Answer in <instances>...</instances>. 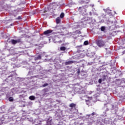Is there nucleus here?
Masks as SVG:
<instances>
[{
    "label": "nucleus",
    "instance_id": "obj_1",
    "mask_svg": "<svg viewBox=\"0 0 125 125\" xmlns=\"http://www.w3.org/2000/svg\"><path fill=\"white\" fill-rule=\"evenodd\" d=\"M96 42L99 47H103L105 45V42L103 41V36H99L96 41Z\"/></svg>",
    "mask_w": 125,
    "mask_h": 125
},
{
    "label": "nucleus",
    "instance_id": "obj_2",
    "mask_svg": "<svg viewBox=\"0 0 125 125\" xmlns=\"http://www.w3.org/2000/svg\"><path fill=\"white\" fill-rule=\"evenodd\" d=\"M86 8H87V6H86V5L79 7L78 8V11L81 14H82V15H86V14H87Z\"/></svg>",
    "mask_w": 125,
    "mask_h": 125
},
{
    "label": "nucleus",
    "instance_id": "obj_3",
    "mask_svg": "<svg viewBox=\"0 0 125 125\" xmlns=\"http://www.w3.org/2000/svg\"><path fill=\"white\" fill-rule=\"evenodd\" d=\"M58 32H53V30H50V29L47 30L43 32L44 35H45V36H47V37H48V36H50L51 34H53V35H55V34H58Z\"/></svg>",
    "mask_w": 125,
    "mask_h": 125
},
{
    "label": "nucleus",
    "instance_id": "obj_4",
    "mask_svg": "<svg viewBox=\"0 0 125 125\" xmlns=\"http://www.w3.org/2000/svg\"><path fill=\"white\" fill-rule=\"evenodd\" d=\"M56 7H57V4L55 2L50 3L48 6V9H55Z\"/></svg>",
    "mask_w": 125,
    "mask_h": 125
},
{
    "label": "nucleus",
    "instance_id": "obj_5",
    "mask_svg": "<svg viewBox=\"0 0 125 125\" xmlns=\"http://www.w3.org/2000/svg\"><path fill=\"white\" fill-rule=\"evenodd\" d=\"M11 42L12 44H16L17 42H21V40L18 39L17 40H15L14 39H13L11 41Z\"/></svg>",
    "mask_w": 125,
    "mask_h": 125
},
{
    "label": "nucleus",
    "instance_id": "obj_6",
    "mask_svg": "<svg viewBox=\"0 0 125 125\" xmlns=\"http://www.w3.org/2000/svg\"><path fill=\"white\" fill-rule=\"evenodd\" d=\"M46 125H52V119L49 118L47 120L46 124Z\"/></svg>",
    "mask_w": 125,
    "mask_h": 125
},
{
    "label": "nucleus",
    "instance_id": "obj_7",
    "mask_svg": "<svg viewBox=\"0 0 125 125\" xmlns=\"http://www.w3.org/2000/svg\"><path fill=\"white\" fill-rule=\"evenodd\" d=\"M76 106H77V104H74V103H71L69 104V106L71 108H74L75 109H76Z\"/></svg>",
    "mask_w": 125,
    "mask_h": 125
},
{
    "label": "nucleus",
    "instance_id": "obj_8",
    "mask_svg": "<svg viewBox=\"0 0 125 125\" xmlns=\"http://www.w3.org/2000/svg\"><path fill=\"white\" fill-rule=\"evenodd\" d=\"M74 62V61L66 62H65V65H71V64H73V63Z\"/></svg>",
    "mask_w": 125,
    "mask_h": 125
},
{
    "label": "nucleus",
    "instance_id": "obj_9",
    "mask_svg": "<svg viewBox=\"0 0 125 125\" xmlns=\"http://www.w3.org/2000/svg\"><path fill=\"white\" fill-rule=\"evenodd\" d=\"M106 13L109 15V16H112L113 14H112V11L110 10H107L106 11Z\"/></svg>",
    "mask_w": 125,
    "mask_h": 125
},
{
    "label": "nucleus",
    "instance_id": "obj_10",
    "mask_svg": "<svg viewBox=\"0 0 125 125\" xmlns=\"http://www.w3.org/2000/svg\"><path fill=\"white\" fill-rule=\"evenodd\" d=\"M56 22L57 24H59V23L61 22V19H60V18L59 17L57 18V19H56Z\"/></svg>",
    "mask_w": 125,
    "mask_h": 125
},
{
    "label": "nucleus",
    "instance_id": "obj_11",
    "mask_svg": "<svg viewBox=\"0 0 125 125\" xmlns=\"http://www.w3.org/2000/svg\"><path fill=\"white\" fill-rule=\"evenodd\" d=\"M102 80L103 82H105L107 80V75H103Z\"/></svg>",
    "mask_w": 125,
    "mask_h": 125
},
{
    "label": "nucleus",
    "instance_id": "obj_12",
    "mask_svg": "<svg viewBox=\"0 0 125 125\" xmlns=\"http://www.w3.org/2000/svg\"><path fill=\"white\" fill-rule=\"evenodd\" d=\"M42 59V56L41 55H39L38 57L35 58V60H40Z\"/></svg>",
    "mask_w": 125,
    "mask_h": 125
},
{
    "label": "nucleus",
    "instance_id": "obj_13",
    "mask_svg": "<svg viewBox=\"0 0 125 125\" xmlns=\"http://www.w3.org/2000/svg\"><path fill=\"white\" fill-rule=\"evenodd\" d=\"M29 98L30 100H35L36 99V97L34 96H30Z\"/></svg>",
    "mask_w": 125,
    "mask_h": 125
},
{
    "label": "nucleus",
    "instance_id": "obj_14",
    "mask_svg": "<svg viewBox=\"0 0 125 125\" xmlns=\"http://www.w3.org/2000/svg\"><path fill=\"white\" fill-rule=\"evenodd\" d=\"M60 50H61L62 51H65V50H66V47H64V46H62V47H61V48H60Z\"/></svg>",
    "mask_w": 125,
    "mask_h": 125
},
{
    "label": "nucleus",
    "instance_id": "obj_15",
    "mask_svg": "<svg viewBox=\"0 0 125 125\" xmlns=\"http://www.w3.org/2000/svg\"><path fill=\"white\" fill-rule=\"evenodd\" d=\"M64 15L65 14H64V13H62L60 15V18H64Z\"/></svg>",
    "mask_w": 125,
    "mask_h": 125
},
{
    "label": "nucleus",
    "instance_id": "obj_16",
    "mask_svg": "<svg viewBox=\"0 0 125 125\" xmlns=\"http://www.w3.org/2000/svg\"><path fill=\"white\" fill-rule=\"evenodd\" d=\"M101 30L102 31V32H104V31H105V27L102 26L101 27Z\"/></svg>",
    "mask_w": 125,
    "mask_h": 125
},
{
    "label": "nucleus",
    "instance_id": "obj_17",
    "mask_svg": "<svg viewBox=\"0 0 125 125\" xmlns=\"http://www.w3.org/2000/svg\"><path fill=\"white\" fill-rule=\"evenodd\" d=\"M89 42L88 41H86L84 42L83 44L84 45H87L88 44Z\"/></svg>",
    "mask_w": 125,
    "mask_h": 125
},
{
    "label": "nucleus",
    "instance_id": "obj_18",
    "mask_svg": "<svg viewBox=\"0 0 125 125\" xmlns=\"http://www.w3.org/2000/svg\"><path fill=\"white\" fill-rule=\"evenodd\" d=\"M9 100L10 102H13V101H14V100L13 99V98L10 97L9 98Z\"/></svg>",
    "mask_w": 125,
    "mask_h": 125
},
{
    "label": "nucleus",
    "instance_id": "obj_19",
    "mask_svg": "<svg viewBox=\"0 0 125 125\" xmlns=\"http://www.w3.org/2000/svg\"><path fill=\"white\" fill-rule=\"evenodd\" d=\"M47 85H48V83H45V84H43V85H42V86L43 87H45V86H47Z\"/></svg>",
    "mask_w": 125,
    "mask_h": 125
},
{
    "label": "nucleus",
    "instance_id": "obj_20",
    "mask_svg": "<svg viewBox=\"0 0 125 125\" xmlns=\"http://www.w3.org/2000/svg\"><path fill=\"white\" fill-rule=\"evenodd\" d=\"M102 81H103L102 79H99V81H98L99 83H102Z\"/></svg>",
    "mask_w": 125,
    "mask_h": 125
},
{
    "label": "nucleus",
    "instance_id": "obj_21",
    "mask_svg": "<svg viewBox=\"0 0 125 125\" xmlns=\"http://www.w3.org/2000/svg\"><path fill=\"white\" fill-rule=\"evenodd\" d=\"M17 19L18 20H21V19H22V17H21V16H19V17H18V18H17Z\"/></svg>",
    "mask_w": 125,
    "mask_h": 125
},
{
    "label": "nucleus",
    "instance_id": "obj_22",
    "mask_svg": "<svg viewBox=\"0 0 125 125\" xmlns=\"http://www.w3.org/2000/svg\"><path fill=\"white\" fill-rule=\"evenodd\" d=\"M80 73H81V71L80 70V69H79L77 71V73L78 74V76L80 75Z\"/></svg>",
    "mask_w": 125,
    "mask_h": 125
},
{
    "label": "nucleus",
    "instance_id": "obj_23",
    "mask_svg": "<svg viewBox=\"0 0 125 125\" xmlns=\"http://www.w3.org/2000/svg\"><path fill=\"white\" fill-rule=\"evenodd\" d=\"M76 32H78V34L79 35H80V34H82V32H81L80 31H76Z\"/></svg>",
    "mask_w": 125,
    "mask_h": 125
},
{
    "label": "nucleus",
    "instance_id": "obj_24",
    "mask_svg": "<svg viewBox=\"0 0 125 125\" xmlns=\"http://www.w3.org/2000/svg\"><path fill=\"white\" fill-rule=\"evenodd\" d=\"M92 116H93L94 115H95V112H93L91 114Z\"/></svg>",
    "mask_w": 125,
    "mask_h": 125
},
{
    "label": "nucleus",
    "instance_id": "obj_25",
    "mask_svg": "<svg viewBox=\"0 0 125 125\" xmlns=\"http://www.w3.org/2000/svg\"><path fill=\"white\" fill-rule=\"evenodd\" d=\"M47 12V11L46 10H44L43 11V13H46Z\"/></svg>",
    "mask_w": 125,
    "mask_h": 125
},
{
    "label": "nucleus",
    "instance_id": "obj_26",
    "mask_svg": "<svg viewBox=\"0 0 125 125\" xmlns=\"http://www.w3.org/2000/svg\"><path fill=\"white\" fill-rule=\"evenodd\" d=\"M114 13L115 14H117V13L116 12V11H114Z\"/></svg>",
    "mask_w": 125,
    "mask_h": 125
},
{
    "label": "nucleus",
    "instance_id": "obj_27",
    "mask_svg": "<svg viewBox=\"0 0 125 125\" xmlns=\"http://www.w3.org/2000/svg\"><path fill=\"white\" fill-rule=\"evenodd\" d=\"M42 15H43V16H44V14H42Z\"/></svg>",
    "mask_w": 125,
    "mask_h": 125
},
{
    "label": "nucleus",
    "instance_id": "obj_28",
    "mask_svg": "<svg viewBox=\"0 0 125 125\" xmlns=\"http://www.w3.org/2000/svg\"><path fill=\"white\" fill-rule=\"evenodd\" d=\"M46 89H44V90H46Z\"/></svg>",
    "mask_w": 125,
    "mask_h": 125
},
{
    "label": "nucleus",
    "instance_id": "obj_29",
    "mask_svg": "<svg viewBox=\"0 0 125 125\" xmlns=\"http://www.w3.org/2000/svg\"><path fill=\"white\" fill-rule=\"evenodd\" d=\"M105 75H107V73H105Z\"/></svg>",
    "mask_w": 125,
    "mask_h": 125
}]
</instances>
